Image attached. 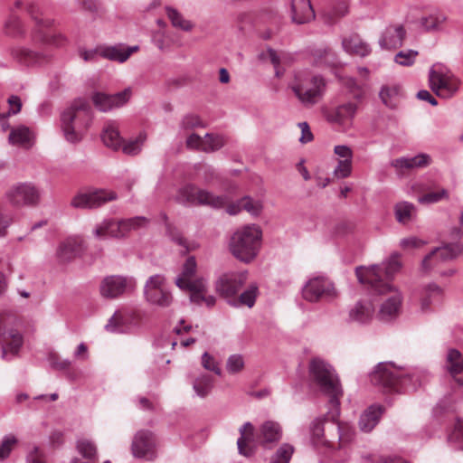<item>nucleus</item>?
Here are the masks:
<instances>
[{"label":"nucleus","instance_id":"f257e3e1","mask_svg":"<svg viewBox=\"0 0 463 463\" xmlns=\"http://www.w3.org/2000/svg\"><path fill=\"white\" fill-rule=\"evenodd\" d=\"M372 384L383 392L416 391L429 381V373L420 368L397 367L392 362H381L369 374Z\"/></svg>","mask_w":463,"mask_h":463},{"label":"nucleus","instance_id":"f03ea898","mask_svg":"<svg viewBox=\"0 0 463 463\" xmlns=\"http://www.w3.org/2000/svg\"><path fill=\"white\" fill-rule=\"evenodd\" d=\"M379 268L376 265L358 267L355 269L360 283L366 284L373 295L383 296L377 317L380 320L389 322L395 319L400 313L402 297L401 292L388 281L379 279Z\"/></svg>","mask_w":463,"mask_h":463},{"label":"nucleus","instance_id":"7ed1b4c3","mask_svg":"<svg viewBox=\"0 0 463 463\" xmlns=\"http://www.w3.org/2000/svg\"><path fill=\"white\" fill-rule=\"evenodd\" d=\"M308 372L310 380L329 398L327 417L335 420L340 415L343 389L335 369L325 360L315 357L309 362Z\"/></svg>","mask_w":463,"mask_h":463},{"label":"nucleus","instance_id":"20e7f679","mask_svg":"<svg viewBox=\"0 0 463 463\" xmlns=\"http://www.w3.org/2000/svg\"><path fill=\"white\" fill-rule=\"evenodd\" d=\"M61 121L65 138L71 143L79 142L92 121L90 103L83 99H75L61 113Z\"/></svg>","mask_w":463,"mask_h":463},{"label":"nucleus","instance_id":"39448f33","mask_svg":"<svg viewBox=\"0 0 463 463\" xmlns=\"http://www.w3.org/2000/svg\"><path fill=\"white\" fill-rule=\"evenodd\" d=\"M261 230L256 225H247L231 237L229 248L232 254L242 262L249 263L258 255L261 245Z\"/></svg>","mask_w":463,"mask_h":463},{"label":"nucleus","instance_id":"423d86ee","mask_svg":"<svg viewBox=\"0 0 463 463\" xmlns=\"http://www.w3.org/2000/svg\"><path fill=\"white\" fill-rule=\"evenodd\" d=\"M461 80L445 64L434 63L429 70V86L440 99L453 98L459 90Z\"/></svg>","mask_w":463,"mask_h":463},{"label":"nucleus","instance_id":"0eeeda50","mask_svg":"<svg viewBox=\"0 0 463 463\" xmlns=\"http://www.w3.org/2000/svg\"><path fill=\"white\" fill-rule=\"evenodd\" d=\"M292 90L306 107H311L318 102L324 95L326 81L320 75H310L305 78L297 77Z\"/></svg>","mask_w":463,"mask_h":463},{"label":"nucleus","instance_id":"6e6552de","mask_svg":"<svg viewBox=\"0 0 463 463\" xmlns=\"http://www.w3.org/2000/svg\"><path fill=\"white\" fill-rule=\"evenodd\" d=\"M303 298L308 302L331 301L337 296L334 283L326 277L309 279L302 288Z\"/></svg>","mask_w":463,"mask_h":463},{"label":"nucleus","instance_id":"1a4fd4ad","mask_svg":"<svg viewBox=\"0 0 463 463\" xmlns=\"http://www.w3.org/2000/svg\"><path fill=\"white\" fill-rule=\"evenodd\" d=\"M137 280L134 277L110 275L105 277L99 285V293L102 298L115 299L135 291Z\"/></svg>","mask_w":463,"mask_h":463},{"label":"nucleus","instance_id":"9d476101","mask_svg":"<svg viewBox=\"0 0 463 463\" xmlns=\"http://www.w3.org/2000/svg\"><path fill=\"white\" fill-rule=\"evenodd\" d=\"M165 279L163 275L156 274L148 278L144 287V296L148 303L161 307L171 305L173 298L165 288Z\"/></svg>","mask_w":463,"mask_h":463},{"label":"nucleus","instance_id":"9b49d317","mask_svg":"<svg viewBox=\"0 0 463 463\" xmlns=\"http://www.w3.org/2000/svg\"><path fill=\"white\" fill-rule=\"evenodd\" d=\"M247 279V270L225 273L217 280L216 290L227 301L232 300L246 283Z\"/></svg>","mask_w":463,"mask_h":463},{"label":"nucleus","instance_id":"f8f14e48","mask_svg":"<svg viewBox=\"0 0 463 463\" xmlns=\"http://www.w3.org/2000/svg\"><path fill=\"white\" fill-rule=\"evenodd\" d=\"M463 254V244L448 243L430 251L422 260V269L430 270L439 262L452 260Z\"/></svg>","mask_w":463,"mask_h":463},{"label":"nucleus","instance_id":"ddd939ff","mask_svg":"<svg viewBox=\"0 0 463 463\" xmlns=\"http://www.w3.org/2000/svg\"><path fill=\"white\" fill-rule=\"evenodd\" d=\"M117 194L113 191L96 190L91 193L79 194L71 200V206L74 208H98L107 202L117 199Z\"/></svg>","mask_w":463,"mask_h":463},{"label":"nucleus","instance_id":"4468645a","mask_svg":"<svg viewBox=\"0 0 463 463\" xmlns=\"http://www.w3.org/2000/svg\"><path fill=\"white\" fill-rule=\"evenodd\" d=\"M224 144L223 136L213 133H206L203 137L193 133L187 137L185 141L187 148L204 153L218 151Z\"/></svg>","mask_w":463,"mask_h":463},{"label":"nucleus","instance_id":"2eb2a0df","mask_svg":"<svg viewBox=\"0 0 463 463\" xmlns=\"http://www.w3.org/2000/svg\"><path fill=\"white\" fill-rule=\"evenodd\" d=\"M132 453L134 457L146 460L156 458V441L152 432L140 430L135 435L132 442Z\"/></svg>","mask_w":463,"mask_h":463},{"label":"nucleus","instance_id":"dca6fc26","mask_svg":"<svg viewBox=\"0 0 463 463\" xmlns=\"http://www.w3.org/2000/svg\"><path fill=\"white\" fill-rule=\"evenodd\" d=\"M132 90L127 88L122 91L109 95L101 92H96L92 96L94 105L102 112H108L113 109L122 107L130 99Z\"/></svg>","mask_w":463,"mask_h":463},{"label":"nucleus","instance_id":"f3484780","mask_svg":"<svg viewBox=\"0 0 463 463\" xmlns=\"http://www.w3.org/2000/svg\"><path fill=\"white\" fill-rule=\"evenodd\" d=\"M338 417L335 420L329 419L327 417V413L323 418H317L315 419L310 426V433H311V439L312 442L317 445L319 443L325 442L322 440V438L324 437V422L325 421H331L332 423L335 424V428L337 430L338 433V439L342 442H348L352 439L354 431H350L349 430L345 431V427L340 425L337 422Z\"/></svg>","mask_w":463,"mask_h":463},{"label":"nucleus","instance_id":"a211bd4d","mask_svg":"<svg viewBox=\"0 0 463 463\" xmlns=\"http://www.w3.org/2000/svg\"><path fill=\"white\" fill-rule=\"evenodd\" d=\"M85 250V241L80 236H70L60 242L56 256L61 262H70L81 255Z\"/></svg>","mask_w":463,"mask_h":463},{"label":"nucleus","instance_id":"6ab92c4d","mask_svg":"<svg viewBox=\"0 0 463 463\" xmlns=\"http://www.w3.org/2000/svg\"><path fill=\"white\" fill-rule=\"evenodd\" d=\"M7 196L14 205H34L39 201L40 193L30 184H22L11 189Z\"/></svg>","mask_w":463,"mask_h":463},{"label":"nucleus","instance_id":"aec40b11","mask_svg":"<svg viewBox=\"0 0 463 463\" xmlns=\"http://www.w3.org/2000/svg\"><path fill=\"white\" fill-rule=\"evenodd\" d=\"M137 318L134 312H115L105 326L111 333H128L137 326Z\"/></svg>","mask_w":463,"mask_h":463},{"label":"nucleus","instance_id":"412c9836","mask_svg":"<svg viewBox=\"0 0 463 463\" xmlns=\"http://www.w3.org/2000/svg\"><path fill=\"white\" fill-rule=\"evenodd\" d=\"M147 222L148 220L144 216H136L119 221L110 219L109 237L122 238L130 231L143 227Z\"/></svg>","mask_w":463,"mask_h":463},{"label":"nucleus","instance_id":"4be33fe9","mask_svg":"<svg viewBox=\"0 0 463 463\" xmlns=\"http://www.w3.org/2000/svg\"><path fill=\"white\" fill-rule=\"evenodd\" d=\"M406 31L402 24H390L383 32L379 45L382 49H396L402 45Z\"/></svg>","mask_w":463,"mask_h":463},{"label":"nucleus","instance_id":"5701e85b","mask_svg":"<svg viewBox=\"0 0 463 463\" xmlns=\"http://www.w3.org/2000/svg\"><path fill=\"white\" fill-rule=\"evenodd\" d=\"M443 297V288L438 284L432 282L425 285L421 292L420 311L422 313H430L432 310V307L442 302Z\"/></svg>","mask_w":463,"mask_h":463},{"label":"nucleus","instance_id":"b1692460","mask_svg":"<svg viewBox=\"0 0 463 463\" xmlns=\"http://www.w3.org/2000/svg\"><path fill=\"white\" fill-rule=\"evenodd\" d=\"M139 46H127L124 43L115 45H103L100 46V57L120 63L125 62L131 56L132 53L138 51Z\"/></svg>","mask_w":463,"mask_h":463},{"label":"nucleus","instance_id":"393cba45","mask_svg":"<svg viewBox=\"0 0 463 463\" xmlns=\"http://www.w3.org/2000/svg\"><path fill=\"white\" fill-rule=\"evenodd\" d=\"M315 18L310 0H291V19L298 24L309 23Z\"/></svg>","mask_w":463,"mask_h":463},{"label":"nucleus","instance_id":"a878e982","mask_svg":"<svg viewBox=\"0 0 463 463\" xmlns=\"http://www.w3.org/2000/svg\"><path fill=\"white\" fill-rule=\"evenodd\" d=\"M175 285L182 290L190 292V300L202 305L204 294L207 292V283L203 278L194 279L193 284H184L182 279H175Z\"/></svg>","mask_w":463,"mask_h":463},{"label":"nucleus","instance_id":"bb28decb","mask_svg":"<svg viewBox=\"0 0 463 463\" xmlns=\"http://www.w3.org/2000/svg\"><path fill=\"white\" fill-rule=\"evenodd\" d=\"M446 366L455 381L459 385H463V355L458 349L450 348L448 350Z\"/></svg>","mask_w":463,"mask_h":463},{"label":"nucleus","instance_id":"cd10ccee","mask_svg":"<svg viewBox=\"0 0 463 463\" xmlns=\"http://www.w3.org/2000/svg\"><path fill=\"white\" fill-rule=\"evenodd\" d=\"M374 307L369 300L358 301L349 310V320L358 324H366L373 318Z\"/></svg>","mask_w":463,"mask_h":463},{"label":"nucleus","instance_id":"c85d7f7f","mask_svg":"<svg viewBox=\"0 0 463 463\" xmlns=\"http://www.w3.org/2000/svg\"><path fill=\"white\" fill-rule=\"evenodd\" d=\"M344 50L351 54L365 57L370 54L371 48L358 34L353 33L342 40Z\"/></svg>","mask_w":463,"mask_h":463},{"label":"nucleus","instance_id":"c756f323","mask_svg":"<svg viewBox=\"0 0 463 463\" xmlns=\"http://www.w3.org/2000/svg\"><path fill=\"white\" fill-rule=\"evenodd\" d=\"M357 111V104L348 101L337 106L334 110L329 112L328 119L338 124H345L354 118Z\"/></svg>","mask_w":463,"mask_h":463},{"label":"nucleus","instance_id":"7c9ffc66","mask_svg":"<svg viewBox=\"0 0 463 463\" xmlns=\"http://www.w3.org/2000/svg\"><path fill=\"white\" fill-rule=\"evenodd\" d=\"M282 437L280 425L272 420L265 421L260 428V441L264 447L278 442Z\"/></svg>","mask_w":463,"mask_h":463},{"label":"nucleus","instance_id":"2f4dec72","mask_svg":"<svg viewBox=\"0 0 463 463\" xmlns=\"http://www.w3.org/2000/svg\"><path fill=\"white\" fill-rule=\"evenodd\" d=\"M431 158L428 154H419L412 157H399L392 162V165L397 169H414L428 166Z\"/></svg>","mask_w":463,"mask_h":463},{"label":"nucleus","instance_id":"473e14b6","mask_svg":"<svg viewBox=\"0 0 463 463\" xmlns=\"http://www.w3.org/2000/svg\"><path fill=\"white\" fill-rule=\"evenodd\" d=\"M33 137L32 132L25 126H18L13 128L8 137L10 144L24 149H29L33 146Z\"/></svg>","mask_w":463,"mask_h":463},{"label":"nucleus","instance_id":"72a5a7b5","mask_svg":"<svg viewBox=\"0 0 463 463\" xmlns=\"http://www.w3.org/2000/svg\"><path fill=\"white\" fill-rule=\"evenodd\" d=\"M383 412L382 406L372 405L360 416L359 427L364 432H370L379 422Z\"/></svg>","mask_w":463,"mask_h":463},{"label":"nucleus","instance_id":"f704fd0d","mask_svg":"<svg viewBox=\"0 0 463 463\" xmlns=\"http://www.w3.org/2000/svg\"><path fill=\"white\" fill-rule=\"evenodd\" d=\"M13 58L20 64L32 66L45 61V56L24 47H15L12 50Z\"/></svg>","mask_w":463,"mask_h":463},{"label":"nucleus","instance_id":"c9c22d12","mask_svg":"<svg viewBox=\"0 0 463 463\" xmlns=\"http://www.w3.org/2000/svg\"><path fill=\"white\" fill-rule=\"evenodd\" d=\"M198 195L199 202L197 203V205H205L213 209H221L230 201L229 196L226 194L216 195L205 189H200Z\"/></svg>","mask_w":463,"mask_h":463},{"label":"nucleus","instance_id":"e433bc0d","mask_svg":"<svg viewBox=\"0 0 463 463\" xmlns=\"http://www.w3.org/2000/svg\"><path fill=\"white\" fill-rule=\"evenodd\" d=\"M258 295V285L256 283H252L243 292L240 294L238 298H232V300H228V304L234 307L246 306L249 308H251L255 305Z\"/></svg>","mask_w":463,"mask_h":463},{"label":"nucleus","instance_id":"4c0bfd02","mask_svg":"<svg viewBox=\"0 0 463 463\" xmlns=\"http://www.w3.org/2000/svg\"><path fill=\"white\" fill-rule=\"evenodd\" d=\"M101 139L104 145L114 150L118 149L122 146V138L118 129L114 123H108L103 129Z\"/></svg>","mask_w":463,"mask_h":463},{"label":"nucleus","instance_id":"58836bf2","mask_svg":"<svg viewBox=\"0 0 463 463\" xmlns=\"http://www.w3.org/2000/svg\"><path fill=\"white\" fill-rule=\"evenodd\" d=\"M377 266V264H375ZM379 268V279H382L383 273H384L386 279L392 278L402 268V262L400 260V255L393 253L388 260L383 261L382 265H378Z\"/></svg>","mask_w":463,"mask_h":463},{"label":"nucleus","instance_id":"ea45409f","mask_svg":"<svg viewBox=\"0 0 463 463\" xmlns=\"http://www.w3.org/2000/svg\"><path fill=\"white\" fill-rule=\"evenodd\" d=\"M199 191L200 188L194 184H187L179 189L176 199L183 204L197 205Z\"/></svg>","mask_w":463,"mask_h":463},{"label":"nucleus","instance_id":"a19ab883","mask_svg":"<svg viewBox=\"0 0 463 463\" xmlns=\"http://www.w3.org/2000/svg\"><path fill=\"white\" fill-rule=\"evenodd\" d=\"M312 56L317 65L334 66L336 63V57L329 47H318L312 51Z\"/></svg>","mask_w":463,"mask_h":463},{"label":"nucleus","instance_id":"79ce46f5","mask_svg":"<svg viewBox=\"0 0 463 463\" xmlns=\"http://www.w3.org/2000/svg\"><path fill=\"white\" fill-rule=\"evenodd\" d=\"M414 213L415 207L409 202H400L394 206V215L400 223H408L412 219Z\"/></svg>","mask_w":463,"mask_h":463},{"label":"nucleus","instance_id":"37998d69","mask_svg":"<svg viewBox=\"0 0 463 463\" xmlns=\"http://www.w3.org/2000/svg\"><path fill=\"white\" fill-rule=\"evenodd\" d=\"M398 86L384 85L382 87L379 97L382 102L390 109H394L397 106V99L399 96Z\"/></svg>","mask_w":463,"mask_h":463},{"label":"nucleus","instance_id":"c03bdc74","mask_svg":"<svg viewBox=\"0 0 463 463\" xmlns=\"http://www.w3.org/2000/svg\"><path fill=\"white\" fill-rule=\"evenodd\" d=\"M446 20L447 17L445 14L437 12L422 16L420 19V24L426 31H436L440 28L441 24H444Z\"/></svg>","mask_w":463,"mask_h":463},{"label":"nucleus","instance_id":"a18cd8bd","mask_svg":"<svg viewBox=\"0 0 463 463\" xmlns=\"http://www.w3.org/2000/svg\"><path fill=\"white\" fill-rule=\"evenodd\" d=\"M213 386V377L206 374L197 377L193 383L195 393L201 398L206 397L211 392Z\"/></svg>","mask_w":463,"mask_h":463},{"label":"nucleus","instance_id":"49530a36","mask_svg":"<svg viewBox=\"0 0 463 463\" xmlns=\"http://www.w3.org/2000/svg\"><path fill=\"white\" fill-rule=\"evenodd\" d=\"M448 442L463 451V420L458 419L452 430L448 435Z\"/></svg>","mask_w":463,"mask_h":463},{"label":"nucleus","instance_id":"de8ad7c7","mask_svg":"<svg viewBox=\"0 0 463 463\" xmlns=\"http://www.w3.org/2000/svg\"><path fill=\"white\" fill-rule=\"evenodd\" d=\"M146 139V135L144 132L138 134L135 139H130L126 143L122 142V150L126 155L135 156L137 155Z\"/></svg>","mask_w":463,"mask_h":463},{"label":"nucleus","instance_id":"09e8293b","mask_svg":"<svg viewBox=\"0 0 463 463\" xmlns=\"http://www.w3.org/2000/svg\"><path fill=\"white\" fill-rule=\"evenodd\" d=\"M197 264L195 258L191 256L186 259L183 265L182 273L176 278V279H182L184 284H193V277L195 275Z\"/></svg>","mask_w":463,"mask_h":463},{"label":"nucleus","instance_id":"8fccbe9b","mask_svg":"<svg viewBox=\"0 0 463 463\" xmlns=\"http://www.w3.org/2000/svg\"><path fill=\"white\" fill-rule=\"evenodd\" d=\"M294 453V447L288 443H283L275 452L269 463H289Z\"/></svg>","mask_w":463,"mask_h":463},{"label":"nucleus","instance_id":"3c124183","mask_svg":"<svg viewBox=\"0 0 463 463\" xmlns=\"http://www.w3.org/2000/svg\"><path fill=\"white\" fill-rule=\"evenodd\" d=\"M166 14L173 26L184 31H190L193 28L191 22L184 19L182 14L172 7H166Z\"/></svg>","mask_w":463,"mask_h":463},{"label":"nucleus","instance_id":"603ef678","mask_svg":"<svg viewBox=\"0 0 463 463\" xmlns=\"http://www.w3.org/2000/svg\"><path fill=\"white\" fill-rule=\"evenodd\" d=\"M348 13V5L346 2L341 1L335 4L330 10L325 13L326 21L330 24L335 23L337 19L345 16Z\"/></svg>","mask_w":463,"mask_h":463},{"label":"nucleus","instance_id":"864d4df0","mask_svg":"<svg viewBox=\"0 0 463 463\" xmlns=\"http://www.w3.org/2000/svg\"><path fill=\"white\" fill-rule=\"evenodd\" d=\"M418 55L419 52L415 50H402L395 54L394 61L401 66L409 67L414 64Z\"/></svg>","mask_w":463,"mask_h":463},{"label":"nucleus","instance_id":"5fc2aeb1","mask_svg":"<svg viewBox=\"0 0 463 463\" xmlns=\"http://www.w3.org/2000/svg\"><path fill=\"white\" fill-rule=\"evenodd\" d=\"M77 449L80 455L90 459H94L97 454V448L95 444L87 439L78 440Z\"/></svg>","mask_w":463,"mask_h":463},{"label":"nucleus","instance_id":"6e6d98bb","mask_svg":"<svg viewBox=\"0 0 463 463\" xmlns=\"http://www.w3.org/2000/svg\"><path fill=\"white\" fill-rule=\"evenodd\" d=\"M449 197V193L446 189L441 188L439 191L429 192L419 197L418 201L421 204H431L436 203L442 199H447Z\"/></svg>","mask_w":463,"mask_h":463},{"label":"nucleus","instance_id":"4d7b16f0","mask_svg":"<svg viewBox=\"0 0 463 463\" xmlns=\"http://www.w3.org/2000/svg\"><path fill=\"white\" fill-rule=\"evenodd\" d=\"M180 128L183 130H191L198 128H205V124L199 116L195 114H187L183 117Z\"/></svg>","mask_w":463,"mask_h":463},{"label":"nucleus","instance_id":"13d9d810","mask_svg":"<svg viewBox=\"0 0 463 463\" xmlns=\"http://www.w3.org/2000/svg\"><path fill=\"white\" fill-rule=\"evenodd\" d=\"M242 199V209L252 216H259L263 209L262 203L259 200L255 201L250 196H244Z\"/></svg>","mask_w":463,"mask_h":463},{"label":"nucleus","instance_id":"bf43d9fd","mask_svg":"<svg viewBox=\"0 0 463 463\" xmlns=\"http://www.w3.org/2000/svg\"><path fill=\"white\" fill-rule=\"evenodd\" d=\"M26 8L37 26H39V31H42L43 28H49L52 25V22L50 19L40 18L38 16L39 7L35 4H27Z\"/></svg>","mask_w":463,"mask_h":463},{"label":"nucleus","instance_id":"052dcab7","mask_svg":"<svg viewBox=\"0 0 463 463\" xmlns=\"http://www.w3.org/2000/svg\"><path fill=\"white\" fill-rule=\"evenodd\" d=\"M252 432L253 426L250 422H245L241 428H240V433L241 437L237 440L238 449L239 452L246 457H249L252 454L250 449H245L246 440H245V432L246 431Z\"/></svg>","mask_w":463,"mask_h":463},{"label":"nucleus","instance_id":"680f3d73","mask_svg":"<svg viewBox=\"0 0 463 463\" xmlns=\"http://www.w3.org/2000/svg\"><path fill=\"white\" fill-rule=\"evenodd\" d=\"M352 173V160L339 159L337 165L334 169V175L337 179H344L350 176Z\"/></svg>","mask_w":463,"mask_h":463},{"label":"nucleus","instance_id":"e2e57ef3","mask_svg":"<svg viewBox=\"0 0 463 463\" xmlns=\"http://www.w3.org/2000/svg\"><path fill=\"white\" fill-rule=\"evenodd\" d=\"M166 233L172 241H174L175 243H176L178 246L182 247L184 250V252L189 250L186 239L182 235V233L177 229L171 226L170 224H167Z\"/></svg>","mask_w":463,"mask_h":463},{"label":"nucleus","instance_id":"0e129e2a","mask_svg":"<svg viewBox=\"0 0 463 463\" xmlns=\"http://www.w3.org/2000/svg\"><path fill=\"white\" fill-rule=\"evenodd\" d=\"M16 442L17 439L14 435H6L3 438L0 443V460L9 457Z\"/></svg>","mask_w":463,"mask_h":463},{"label":"nucleus","instance_id":"69168bd1","mask_svg":"<svg viewBox=\"0 0 463 463\" xmlns=\"http://www.w3.org/2000/svg\"><path fill=\"white\" fill-rule=\"evenodd\" d=\"M244 367L243 357L241 354H232L228 357L226 369L230 373L241 372Z\"/></svg>","mask_w":463,"mask_h":463},{"label":"nucleus","instance_id":"338daca9","mask_svg":"<svg viewBox=\"0 0 463 463\" xmlns=\"http://www.w3.org/2000/svg\"><path fill=\"white\" fill-rule=\"evenodd\" d=\"M195 168L198 171V173L203 175V181L206 184H210L218 178V174L216 173L215 169L211 165L199 164L198 165H196Z\"/></svg>","mask_w":463,"mask_h":463},{"label":"nucleus","instance_id":"774afa93","mask_svg":"<svg viewBox=\"0 0 463 463\" xmlns=\"http://www.w3.org/2000/svg\"><path fill=\"white\" fill-rule=\"evenodd\" d=\"M6 33L9 35L14 36L22 33L21 23L19 18L12 14L5 23Z\"/></svg>","mask_w":463,"mask_h":463}]
</instances>
